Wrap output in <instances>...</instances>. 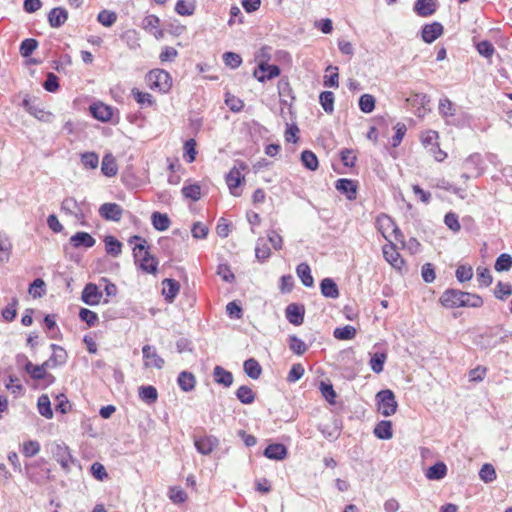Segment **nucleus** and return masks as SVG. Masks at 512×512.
<instances>
[{
  "label": "nucleus",
  "instance_id": "nucleus-1",
  "mask_svg": "<svg viewBox=\"0 0 512 512\" xmlns=\"http://www.w3.org/2000/svg\"><path fill=\"white\" fill-rule=\"evenodd\" d=\"M441 305L448 309L460 307L478 308L483 305V299L478 294L464 292L458 289H446L439 298Z\"/></svg>",
  "mask_w": 512,
  "mask_h": 512
},
{
  "label": "nucleus",
  "instance_id": "nucleus-2",
  "mask_svg": "<svg viewBox=\"0 0 512 512\" xmlns=\"http://www.w3.org/2000/svg\"><path fill=\"white\" fill-rule=\"evenodd\" d=\"M129 243H136L133 248L135 263L146 273L155 274L157 272L158 261L148 251L147 242L138 235L130 237Z\"/></svg>",
  "mask_w": 512,
  "mask_h": 512
},
{
  "label": "nucleus",
  "instance_id": "nucleus-3",
  "mask_svg": "<svg viewBox=\"0 0 512 512\" xmlns=\"http://www.w3.org/2000/svg\"><path fill=\"white\" fill-rule=\"evenodd\" d=\"M146 81L151 89L167 93L172 86L170 74L163 69H153L146 75Z\"/></svg>",
  "mask_w": 512,
  "mask_h": 512
},
{
  "label": "nucleus",
  "instance_id": "nucleus-4",
  "mask_svg": "<svg viewBox=\"0 0 512 512\" xmlns=\"http://www.w3.org/2000/svg\"><path fill=\"white\" fill-rule=\"evenodd\" d=\"M378 411L385 417L396 413L398 404L392 390H381L376 394Z\"/></svg>",
  "mask_w": 512,
  "mask_h": 512
},
{
  "label": "nucleus",
  "instance_id": "nucleus-5",
  "mask_svg": "<svg viewBox=\"0 0 512 512\" xmlns=\"http://www.w3.org/2000/svg\"><path fill=\"white\" fill-rule=\"evenodd\" d=\"M24 363V368L26 372L31 376L34 380H45L47 384H52L55 381V377L52 374H48L44 370V366L34 365L31 361L27 359L25 355L17 356V363Z\"/></svg>",
  "mask_w": 512,
  "mask_h": 512
},
{
  "label": "nucleus",
  "instance_id": "nucleus-6",
  "mask_svg": "<svg viewBox=\"0 0 512 512\" xmlns=\"http://www.w3.org/2000/svg\"><path fill=\"white\" fill-rule=\"evenodd\" d=\"M51 453L55 460L65 470H69L71 465H75L76 462L72 458L69 448L65 444L53 443L51 445Z\"/></svg>",
  "mask_w": 512,
  "mask_h": 512
},
{
  "label": "nucleus",
  "instance_id": "nucleus-7",
  "mask_svg": "<svg viewBox=\"0 0 512 512\" xmlns=\"http://www.w3.org/2000/svg\"><path fill=\"white\" fill-rule=\"evenodd\" d=\"M482 162V157L478 153L468 156L463 163V167L467 172L462 174V177L469 179L480 176L483 173Z\"/></svg>",
  "mask_w": 512,
  "mask_h": 512
},
{
  "label": "nucleus",
  "instance_id": "nucleus-8",
  "mask_svg": "<svg viewBox=\"0 0 512 512\" xmlns=\"http://www.w3.org/2000/svg\"><path fill=\"white\" fill-rule=\"evenodd\" d=\"M247 165L243 162L239 163V168L234 166L226 176V183L230 192L234 196H239L238 188L241 185L244 177L241 175V170H245Z\"/></svg>",
  "mask_w": 512,
  "mask_h": 512
},
{
  "label": "nucleus",
  "instance_id": "nucleus-9",
  "mask_svg": "<svg viewBox=\"0 0 512 512\" xmlns=\"http://www.w3.org/2000/svg\"><path fill=\"white\" fill-rule=\"evenodd\" d=\"M23 108L32 116L43 122H50L53 115L40 107L35 100L26 96L22 101Z\"/></svg>",
  "mask_w": 512,
  "mask_h": 512
},
{
  "label": "nucleus",
  "instance_id": "nucleus-10",
  "mask_svg": "<svg viewBox=\"0 0 512 512\" xmlns=\"http://www.w3.org/2000/svg\"><path fill=\"white\" fill-rule=\"evenodd\" d=\"M280 74V68L277 65H270L265 62H261L258 68L254 71L253 75L259 82H265L273 79Z\"/></svg>",
  "mask_w": 512,
  "mask_h": 512
},
{
  "label": "nucleus",
  "instance_id": "nucleus-11",
  "mask_svg": "<svg viewBox=\"0 0 512 512\" xmlns=\"http://www.w3.org/2000/svg\"><path fill=\"white\" fill-rule=\"evenodd\" d=\"M100 216L108 221L118 222L121 220L123 209L117 203H104L99 208Z\"/></svg>",
  "mask_w": 512,
  "mask_h": 512
},
{
  "label": "nucleus",
  "instance_id": "nucleus-12",
  "mask_svg": "<svg viewBox=\"0 0 512 512\" xmlns=\"http://www.w3.org/2000/svg\"><path fill=\"white\" fill-rule=\"evenodd\" d=\"M285 315L289 323L299 326L304 322L305 307L301 304L290 303L285 309Z\"/></svg>",
  "mask_w": 512,
  "mask_h": 512
},
{
  "label": "nucleus",
  "instance_id": "nucleus-13",
  "mask_svg": "<svg viewBox=\"0 0 512 512\" xmlns=\"http://www.w3.org/2000/svg\"><path fill=\"white\" fill-rule=\"evenodd\" d=\"M197 451L203 455L210 454L219 444V440L212 435L196 437L194 440Z\"/></svg>",
  "mask_w": 512,
  "mask_h": 512
},
{
  "label": "nucleus",
  "instance_id": "nucleus-14",
  "mask_svg": "<svg viewBox=\"0 0 512 512\" xmlns=\"http://www.w3.org/2000/svg\"><path fill=\"white\" fill-rule=\"evenodd\" d=\"M142 353L146 367L153 366L157 369H162L164 367V359L157 354L156 349L153 346H143Z\"/></svg>",
  "mask_w": 512,
  "mask_h": 512
},
{
  "label": "nucleus",
  "instance_id": "nucleus-15",
  "mask_svg": "<svg viewBox=\"0 0 512 512\" xmlns=\"http://www.w3.org/2000/svg\"><path fill=\"white\" fill-rule=\"evenodd\" d=\"M101 297L102 293L99 291L97 285L88 283L82 291L81 300L89 306H94L100 303Z\"/></svg>",
  "mask_w": 512,
  "mask_h": 512
},
{
  "label": "nucleus",
  "instance_id": "nucleus-16",
  "mask_svg": "<svg viewBox=\"0 0 512 512\" xmlns=\"http://www.w3.org/2000/svg\"><path fill=\"white\" fill-rule=\"evenodd\" d=\"M443 26L439 22L425 24L422 27L421 36L425 43H432L443 34Z\"/></svg>",
  "mask_w": 512,
  "mask_h": 512
},
{
  "label": "nucleus",
  "instance_id": "nucleus-17",
  "mask_svg": "<svg viewBox=\"0 0 512 512\" xmlns=\"http://www.w3.org/2000/svg\"><path fill=\"white\" fill-rule=\"evenodd\" d=\"M437 9L436 0H416L413 10L420 17H428L433 15Z\"/></svg>",
  "mask_w": 512,
  "mask_h": 512
},
{
  "label": "nucleus",
  "instance_id": "nucleus-18",
  "mask_svg": "<svg viewBox=\"0 0 512 512\" xmlns=\"http://www.w3.org/2000/svg\"><path fill=\"white\" fill-rule=\"evenodd\" d=\"M335 188L342 194H344L347 199L354 200L357 194V185L356 182L351 179L341 178L336 181Z\"/></svg>",
  "mask_w": 512,
  "mask_h": 512
},
{
  "label": "nucleus",
  "instance_id": "nucleus-19",
  "mask_svg": "<svg viewBox=\"0 0 512 512\" xmlns=\"http://www.w3.org/2000/svg\"><path fill=\"white\" fill-rule=\"evenodd\" d=\"M92 116L102 122H108L113 116V110L104 103H94L90 106Z\"/></svg>",
  "mask_w": 512,
  "mask_h": 512
},
{
  "label": "nucleus",
  "instance_id": "nucleus-20",
  "mask_svg": "<svg viewBox=\"0 0 512 512\" xmlns=\"http://www.w3.org/2000/svg\"><path fill=\"white\" fill-rule=\"evenodd\" d=\"M162 286V294L164 295L165 300L172 303L179 293V282L171 278H166L162 281Z\"/></svg>",
  "mask_w": 512,
  "mask_h": 512
},
{
  "label": "nucleus",
  "instance_id": "nucleus-21",
  "mask_svg": "<svg viewBox=\"0 0 512 512\" xmlns=\"http://www.w3.org/2000/svg\"><path fill=\"white\" fill-rule=\"evenodd\" d=\"M68 19V12L63 7H55L48 13V22L52 28L61 27Z\"/></svg>",
  "mask_w": 512,
  "mask_h": 512
},
{
  "label": "nucleus",
  "instance_id": "nucleus-22",
  "mask_svg": "<svg viewBox=\"0 0 512 512\" xmlns=\"http://www.w3.org/2000/svg\"><path fill=\"white\" fill-rule=\"evenodd\" d=\"M70 243L74 248H91L96 240L87 232H77L70 237Z\"/></svg>",
  "mask_w": 512,
  "mask_h": 512
},
{
  "label": "nucleus",
  "instance_id": "nucleus-23",
  "mask_svg": "<svg viewBox=\"0 0 512 512\" xmlns=\"http://www.w3.org/2000/svg\"><path fill=\"white\" fill-rule=\"evenodd\" d=\"M321 294L326 298L336 299L339 297V289L332 278H324L320 282Z\"/></svg>",
  "mask_w": 512,
  "mask_h": 512
},
{
  "label": "nucleus",
  "instance_id": "nucleus-24",
  "mask_svg": "<svg viewBox=\"0 0 512 512\" xmlns=\"http://www.w3.org/2000/svg\"><path fill=\"white\" fill-rule=\"evenodd\" d=\"M287 455V448L281 443L268 445L264 450V456L273 460H282Z\"/></svg>",
  "mask_w": 512,
  "mask_h": 512
},
{
  "label": "nucleus",
  "instance_id": "nucleus-25",
  "mask_svg": "<svg viewBox=\"0 0 512 512\" xmlns=\"http://www.w3.org/2000/svg\"><path fill=\"white\" fill-rule=\"evenodd\" d=\"M213 378L217 384L223 385L224 387H230L233 383L232 373L222 366L214 367Z\"/></svg>",
  "mask_w": 512,
  "mask_h": 512
},
{
  "label": "nucleus",
  "instance_id": "nucleus-26",
  "mask_svg": "<svg viewBox=\"0 0 512 512\" xmlns=\"http://www.w3.org/2000/svg\"><path fill=\"white\" fill-rule=\"evenodd\" d=\"M61 210L67 214L74 215L77 219L84 218L78 202L73 197H67L62 201Z\"/></svg>",
  "mask_w": 512,
  "mask_h": 512
},
{
  "label": "nucleus",
  "instance_id": "nucleus-27",
  "mask_svg": "<svg viewBox=\"0 0 512 512\" xmlns=\"http://www.w3.org/2000/svg\"><path fill=\"white\" fill-rule=\"evenodd\" d=\"M383 255L384 258L395 268H400L403 264V259L392 243L383 247Z\"/></svg>",
  "mask_w": 512,
  "mask_h": 512
},
{
  "label": "nucleus",
  "instance_id": "nucleus-28",
  "mask_svg": "<svg viewBox=\"0 0 512 512\" xmlns=\"http://www.w3.org/2000/svg\"><path fill=\"white\" fill-rule=\"evenodd\" d=\"M177 383L184 392H190L195 388L196 379L191 372L182 371L178 375Z\"/></svg>",
  "mask_w": 512,
  "mask_h": 512
},
{
  "label": "nucleus",
  "instance_id": "nucleus-29",
  "mask_svg": "<svg viewBox=\"0 0 512 512\" xmlns=\"http://www.w3.org/2000/svg\"><path fill=\"white\" fill-rule=\"evenodd\" d=\"M296 273L304 286L313 287L314 278L311 274L310 266L307 263H300L296 268Z\"/></svg>",
  "mask_w": 512,
  "mask_h": 512
},
{
  "label": "nucleus",
  "instance_id": "nucleus-30",
  "mask_svg": "<svg viewBox=\"0 0 512 512\" xmlns=\"http://www.w3.org/2000/svg\"><path fill=\"white\" fill-rule=\"evenodd\" d=\"M374 435L378 439L389 440L393 436L391 421L382 420L376 424L374 428Z\"/></svg>",
  "mask_w": 512,
  "mask_h": 512
},
{
  "label": "nucleus",
  "instance_id": "nucleus-31",
  "mask_svg": "<svg viewBox=\"0 0 512 512\" xmlns=\"http://www.w3.org/2000/svg\"><path fill=\"white\" fill-rule=\"evenodd\" d=\"M243 369L246 375L254 380L258 379L262 373V368L259 362L254 358H249L245 360L243 364Z\"/></svg>",
  "mask_w": 512,
  "mask_h": 512
},
{
  "label": "nucleus",
  "instance_id": "nucleus-32",
  "mask_svg": "<svg viewBox=\"0 0 512 512\" xmlns=\"http://www.w3.org/2000/svg\"><path fill=\"white\" fill-rule=\"evenodd\" d=\"M101 171L107 177H113L118 172L115 158L111 154H106L102 159Z\"/></svg>",
  "mask_w": 512,
  "mask_h": 512
},
{
  "label": "nucleus",
  "instance_id": "nucleus-33",
  "mask_svg": "<svg viewBox=\"0 0 512 512\" xmlns=\"http://www.w3.org/2000/svg\"><path fill=\"white\" fill-rule=\"evenodd\" d=\"M151 222L153 227L158 231H165L169 228L171 221L167 214L155 211L151 215Z\"/></svg>",
  "mask_w": 512,
  "mask_h": 512
},
{
  "label": "nucleus",
  "instance_id": "nucleus-34",
  "mask_svg": "<svg viewBox=\"0 0 512 512\" xmlns=\"http://www.w3.org/2000/svg\"><path fill=\"white\" fill-rule=\"evenodd\" d=\"M446 472V465L443 462H437L428 468V470L425 473V476L429 480H440L446 476Z\"/></svg>",
  "mask_w": 512,
  "mask_h": 512
},
{
  "label": "nucleus",
  "instance_id": "nucleus-35",
  "mask_svg": "<svg viewBox=\"0 0 512 512\" xmlns=\"http://www.w3.org/2000/svg\"><path fill=\"white\" fill-rule=\"evenodd\" d=\"M139 397L147 404H153L158 399L157 389L152 385L141 386L139 388Z\"/></svg>",
  "mask_w": 512,
  "mask_h": 512
},
{
  "label": "nucleus",
  "instance_id": "nucleus-36",
  "mask_svg": "<svg viewBox=\"0 0 512 512\" xmlns=\"http://www.w3.org/2000/svg\"><path fill=\"white\" fill-rule=\"evenodd\" d=\"M105 249L107 254L117 257L122 252V243L117 240L114 236H106L104 239Z\"/></svg>",
  "mask_w": 512,
  "mask_h": 512
},
{
  "label": "nucleus",
  "instance_id": "nucleus-37",
  "mask_svg": "<svg viewBox=\"0 0 512 512\" xmlns=\"http://www.w3.org/2000/svg\"><path fill=\"white\" fill-rule=\"evenodd\" d=\"M168 497L173 504L179 505L184 503L188 496L187 493L178 485L170 486L168 489Z\"/></svg>",
  "mask_w": 512,
  "mask_h": 512
},
{
  "label": "nucleus",
  "instance_id": "nucleus-38",
  "mask_svg": "<svg viewBox=\"0 0 512 512\" xmlns=\"http://www.w3.org/2000/svg\"><path fill=\"white\" fill-rule=\"evenodd\" d=\"M300 159H301V163L303 164V166L305 168H307L308 170H310V171L317 170V168L319 166L318 158L315 155V153H313L312 151L304 150L301 153Z\"/></svg>",
  "mask_w": 512,
  "mask_h": 512
},
{
  "label": "nucleus",
  "instance_id": "nucleus-39",
  "mask_svg": "<svg viewBox=\"0 0 512 512\" xmlns=\"http://www.w3.org/2000/svg\"><path fill=\"white\" fill-rule=\"evenodd\" d=\"M271 255V250L264 238H258L255 247V256L260 262L266 261Z\"/></svg>",
  "mask_w": 512,
  "mask_h": 512
},
{
  "label": "nucleus",
  "instance_id": "nucleus-40",
  "mask_svg": "<svg viewBox=\"0 0 512 512\" xmlns=\"http://www.w3.org/2000/svg\"><path fill=\"white\" fill-rule=\"evenodd\" d=\"M235 395L242 404H252L255 400V393L246 385L240 386L236 390Z\"/></svg>",
  "mask_w": 512,
  "mask_h": 512
},
{
  "label": "nucleus",
  "instance_id": "nucleus-41",
  "mask_svg": "<svg viewBox=\"0 0 512 512\" xmlns=\"http://www.w3.org/2000/svg\"><path fill=\"white\" fill-rule=\"evenodd\" d=\"M37 407L40 415H42L43 417L47 419H51L53 417L50 399L47 395H41L38 398Z\"/></svg>",
  "mask_w": 512,
  "mask_h": 512
},
{
  "label": "nucleus",
  "instance_id": "nucleus-42",
  "mask_svg": "<svg viewBox=\"0 0 512 512\" xmlns=\"http://www.w3.org/2000/svg\"><path fill=\"white\" fill-rule=\"evenodd\" d=\"M12 251V243L9 238L0 233V262H7Z\"/></svg>",
  "mask_w": 512,
  "mask_h": 512
},
{
  "label": "nucleus",
  "instance_id": "nucleus-43",
  "mask_svg": "<svg viewBox=\"0 0 512 512\" xmlns=\"http://www.w3.org/2000/svg\"><path fill=\"white\" fill-rule=\"evenodd\" d=\"M131 94L133 95L135 101L143 106H152L155 103L153 96L150 93L142 92L137 88H133L131 90Z\"/></svg>",
  "mask_w": 512,
  "mask_h": 512
},
{
  "label": "nucleus",
  "instance_id": "nucleus-44",
  "mask_svg": "<svg viewBox=\"0 0 512 512\" xmlns=\"http://www.w3.org/2000/svg\"><path fill=\"white\" fill-rule=\"evenodd\" d=\"M387 355L383 352H376L371 354L370 358V367L373 372L381 373L384 368V363L386 361Z\"/></svg>",
  "mask_w": 512,
  "mask_h": 512
},
{
  "label": "nucleus",
  "instance_id": "nucleus-45",
  "mask_svg": "<svg viewBox=\"0 0 512 512\" xmlns=\"http://www.w3.org/2000/svg\"><path fill=\"white\" fill-rule=\"evenodd\" d=\"M333 336L338 340H351L356 336V329L350 325L337 327L333 332Z\"/></svg>",
  "mask_w": 512,
  "mask_h": 512
},
{
  "label": "nucleus",
  "instance_id": "nucleus-46",
  "mask_svg": "<svg viewBox=\"0 0 512 512\" xmlns=\"http://www.w3.org/2000/svg\"><path fill=\"white\" fill-rule=\"evenodd\" d=\"M320 104L326 113L334 111V94L331 91H323L319 96Z\"/></svg>",
  "mask_w": 512,
  "mask_h": 512
},
{
  "label": "nucleus",
  "instance_id": "nucleus-47",
  "mask_svg": "<svg viewBox=\"0 0 512 512\" xmlns=\"http://www.w3.org/2000/svg\"><path fill=\"white\" fill-rule=\"evenodd\" d=\"M289 348L297 355H303L307 350L308 346L303 340L298 338L296 335L289 336Z\"/></svg>",
  "mask_w": 512,
  "mask_h": 512
},
{
  "label": "nucleus",
  "instance_id": "nucleus-48",
  "mask_svg": "<svg viewBox=\"0 0 512 512\" xmlns=\"http://www.w3.org/2000/svg\"><path fill=\"white\" fill-rule=\"evenodd\" d=\"M494 268L498 272L509 271L512 268V257L507 253H502L495 261Z\"/></svg>",
  "mask_w": 512,
  "mask_h": 512
},
{
  "label": "nucleus",
  "instance_id": "nucleus-49",
  "mask_svg": "<svg viewBox=\"0 0 512 512\" xmlns=\"http://www.w3.org/2000/svg\"><path fill=\"white\" fill-rule=\"evenodd\" d=\"M195 4L186 0H178L175 5V11L181 16H190L195 12Z\"/></svg>",
  "mask_w": 512,
  "mask_h": 512
},
{
  "label": "nucleus",
  "instance_id": "nucleus-50",
  "mask_svg": "<svg viewBox=\"0 0 512 512\" xmlns=\"http://www.w3.org/2000/svg\"><path fill=\"white\" fill-rule=\"evenodd\" d=\"M18 299L13 297L11 302L2 310V317L7 322H12L17 316Z\"/></svg>",
  "mask_w": 512,
  "mask_h": 512
},
{
  "label": "nucleus",
  "instance_id": "nucleus-51",
  "mask_svg": "<svg viewBox=\"0 0 512 512\" xmlns=\"http://www.w3.org/2000/svg\"><path fill=\"white\" fill-rule=\"evenodd\" d=\"M359 108L363 113H371L375 109V98L370 94H363L359 98Z\"/></svg>",
  "mask_w": 512,
  "mask_h": 512
},
{
  "label": "nucleus",
  "instance_id": "nucleus-52",
  "mask_svg": "<svg viewBox=\"0 0 512 512\" xmlns=\"http://www.w3.org/2000/svg\"><path fill=\"white\" fill-rule=\"evenodd\" d=\"M181 192L185 198L193 201H198L201 198V187L198 184L183 186Z\"/></svg>",
  "mask_w": 512,
  "mask_h": 512
},
{
  "label": "nucleus",
  "instance_id": "nucleus-53",
  "mask_svg": "<svg viewBox=\"0 0 512 512\" xmlns=\"http://www.w3.org/2000/svg\"><path fill=\"white\" fill-rule=\"evenodd\" d=\"M438 109L440 115L444 118L454 116L456 112L454 104L448 98L440 99Z\"/></svg>",
  "mask_w": 512,
  "mask_h": 512
},
{
  "label": "nucleus",
  "instance_id": "nucleus-54",
  "mask_svg": "<svg viewBox=\"0 0 512 512\" xmlns=\"http://www.w3.org/2000/svg\"><path fill=\"white\" fill-rule=\"evenodd\" d=\"M97 20L105 27H111L117 20V15L113 11L102 10L97 16Z\"/></svg>",
  "mask_w": 512,
  "mask_h": 512
},
{
  "label": "nucleus",
  "instance_id": "nucleus-55",
  "mask_svg": "<svg viewBox=\"0 0 512 512\" xmlns=\"http://www.w3.org/2000/svg\"><path fill=\"white\" fill-rule=\"evenodd\" d=\"M378 222H379L381 228H389V227L393 228V232L395 234L396 240H401V238H403L402 232L395 225V223L393 222L391 217H389L387 215H383L382 217L378 218Z\"/></svg>",
  "mask_w": 512,
  "mask_h": 512
},
{
  "label": "nucleus",
  "instance_id": "nucleus-56",
  "mask_svg": "<svg viewBox=\"0 0 512 512\" xmlns=\"http://www.w3.org/2000/svg\"><path fill=\"white\" fill-rule=\"evenodd\" d=\"M38 47V41L33 38H27L21 42L20 54L23 57L30 56L34 50Z\"/></svg>",
  "mask_w": 512,
  "mask_h": 512
},
{
  "label": "nucleus",
  "instance_id": "nucleus-57",
  "mask_svg": "<svg viewBox=\"0 0 512 512\" xmlns=\"http://www.w3.org/2000/svg\"><path fill=\"white\" fill-rule=\"evenodd\" d=\"M52 349V360L54 365H61L66 362L67 354L66 351L59 345L51 344Z\"/></svg>",
  "mask_w": 512,
  "mask_h": 512
},
{
  "label": "nucleus",
  "instance_id": "nucleus-58",
  "mask_svg": "<svg viewBox=\"0 0 512 512\" xmlns=\"http://www.w3.org/2000/svg\"><path fill=\"white\" fill-rule=\"evenodd\" d=\"M455 276L461 283L469 281L473 277V269L468 265H460L456 269Z\"/></svg>",
  "mask_w": 512,
  "mask_h": 512
},
{
  "label": "nucleus",
  "instance_id": "nucleus-59",
  "mask_svg": "<svg viewBox=\"0 0 512 512\" xmlns=\"http://www.w3.org/2000/svg\"><path fill=\"white\" fill-rule=\"evenodd\" d=\"M79 318L83 322H85L89 327L95 326V324L98 322L97 313L87 308L80 309Z\"/></svg>",
  "mask_w": 512,
  "mask_h": 512
},
{
  "label": "nucleus",
  "instance_id": "nucleus-60",
  "mask_svg": "<svg viewBox=\"0 0 512 512\" xmlns=\"http://www.w3.org/2000/svg\"><path fill=\"white\" fill-rule=\"evenodd\" d=\"M81 163L85 168L95 169L99 163V157L94 152H86L81 155Z\"/></svg>",
  "mask_w": 512,
  "mask_h": 512
},
{
  "label": "nucleus",
  "instance_id": "nucleus-61",
  "mask_svg": "<svg viewBox=\"0 0 512 512\" xmlns=\"http://www.w3.org/2000/svg\"><path fill=\"white\" fill-rule=\"evenodd\" d=\"M223 61L226 66L236 69L238 68L242 63V58L239 54L234 52H225L223 54Z\"/></svg>",
  "mask_w": 512,
  "mask_h": 512
},
{
  "label": "nucleus",
  "instance_id": "nucleus-62",
  "mask_svg": "<svg viewBox=\"0 0 512 512\" xmlns=\"http://www.w3.org/2000/svg\"><path fill=\"white\" fill-rule=\"evenodd\" d=\"M476 49H477L478 53L485 58L492 57V55L495 52V48H494L493 44L488 40H483V41H480L479 43H477Z\"/></svg>",
  "mask_w": 512,
  "mask_h": 512
},
{
  "label": "nucleus",
  "instance_id": "nucleus-63",
  "mask_svg": "<svg viewBox=\"0 0 512 512\" xmlns=\"http://www.w3.org/2000/svg\"><path fill=\"white\" fill-rule=\"evenodd\" d=\"M512 294V286L509 283L498 282L495 287L494 295L500 300H504L507 296Z\"/></svg>",
  "mask_w": 512,
  "mask_h": 512
},
{
  "label": "nucleus",
  "instance_id": "nucleus-64",
  "mask_svg": "<svg viewBox=\"0 0 512 512\" xmlns=\"http://www.w3.org/2000/svg\"><path fill=\"white\" fill-rule=\"evenodd\" d=\"M40 451V444L37 441L29 440L23 443L22 453L26 457H33Z\"/></svg>",
  "mask_w": 512,
  "mask_h": 512
}]
</instances>
